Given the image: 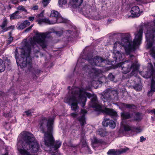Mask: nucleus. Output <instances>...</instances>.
<instances>
[{
    "mask_svg": "<svg viewBox=\"0 0 155 155\" xmlns=\"http://www.w3.org/2000/svg\"><path fill=\"white\" fill-rule=\"evenodd\" d=\"M85 148L87 152L88 153H91V150L88 146H87Z\"/></svg>",
    "mask_w": 155,
    "mask_h": 155,
    "instance_id": "45",
    "label": "nucleus"
},
{
    "mask_svg": "<svg viewBox=\"0 0 155 155\" xmlns=\"http://www.w3.org/2000/svg\"><path fill=\"white\" fill-rule=\"evenodd\" d=\"M31 27H29L28 28H27L25 30V32H28L30 30H31Z\"/></svg>",
    "mask_w": 155,
    "mask_h": 155,
    "instance_id": "50",
    "label": "nucleus"
},
{
    "mask_svg": "<svg viewBox=\"0 0 155 155\" xmlns=\"http://www.w3.org/2000/svg\"><path fill=\"white\" fill-rule=\"evenodd\" d=\"M73 32H72V31L71 30H67L66 31V34L67 35V36L68 37H70V35H68L70 34H71L72 33H73Z\"/></svg>",
    "mask_w": 155,
    "mask_h": 155,
    "instance_id": "42",
    "label": "nucleus"
},
{
    "mask_svg": "<svg viewBox=\"0 0 155 155\" xmlns=\"http://www.w3.org/2000/svg\"><path fill=\"white\" fill-rule=\"evenodd\" d=\"M83 54H84L83 53H81V56L82 55H83Z\"/></svg>",
    "mask_w": 155,
    "mask_h": 155,
    "instance_id": "60",
    "label": "nucleus"
},
{
    "mask_svg": "<svg viewBox=\"0 0 155 155\" xmlns=\"http://www.w3.org/2000/svg\"><path fill=\"white\" fill-rule=\"evenodd\" d=\"M26 27V26L25 25L23 24V23H22L20 25H18V29L21 30Z\"/></svg>",
    "mask_w": 155,
    "mask_h": 155,
    "instance_id": "37",
    "label": "nucleus"
},
{
    "mask_svg": "<svg viewBox=\"0 0 155 155\" xmlns=\"http://www.w3.org/2000/svg\"><path fill=\"white\" fill-rule=\"evenodd\" d=\"M37 22H38V24L40 25H41L43 23H45L50 25H52L56 23H59L63 22H64V20L61 15H60L56 18V22L50 21L47 18H45L44 19L37 20Z\"/></svg>",
    "mask_w": 155,
    "mask_h": 155,
    "instance_id": "13",
    "label": "nucleus"
},
{
    "mask_svg": "<svg viewBox=\"0 0 155 155\" xmlns=\"http://www.w3.org/2000/svg\"><path fill=\"white\" fill-rule=\"evenodd\" d=\"M73 33H72V34H73ZM71 34H72V35H73V34H72V33Z\"/></svg>",
    "mask_w": 155,
    "mask_h": 155,
    "instance_id": "64",
    "label": "nucleus"
},
{
    "mask_svg": "<svg viewBox=\"0 0 155 155\" xmlns=\"http://www.w3.org/2000/svg\"><path fill=\"white\" fill-rule=\"evenodd\" d=\"M37 43L36 41H35L34 40V38L32 39V38L31 39V40L29 41H28L27 42H25V49H26V51H27V52H26L24 50H22V51L21 52V58L20 60H19V59L17 58V54L18 52L17 51V49H16L15 50V58L16 59V61L17 64H19L20 65V62L21 61V62H22V57L21 56V55L23 54V52H24L25 54V56L24 57V58H26L27 57V55L28 54H29V57L30 56V54L31 51V46L33 45H35Z\"/></svg>",
    "mask_w": 155,
    "mask_h": 155,
    "instance_id": "9",
    "label": "nucleus"
},
{
    "mask_svg": "<svg viewBox=\"0 0 155 155\" xmlns=\"http://www.w3.org/2000/svg\"><path fill=\"white\" fill-rule=\"evenodd\" d=\"M117 67H121L123 71L122 72L124 74H127L132 69V71L137 70L138 67L137 64L134 63H133L131 61L128 60L120 62L116 64Z\"/></svg>",
    "mask_w": 155,
    "mask_h": 155,
    "instance_id": "7",
    "label": "nucleus"
},
{
    "mask_svg": "<svg viewBox=\"0 0 155 155\" xmlns=\"http://www.w3.org/2000/svg\"><path fill=\"white\" fill-rule=\"evenodd\" d=\"M83 69V70L85 71L86 72H87L89 74H90L91 72L93 73V72L95 73L96 72L98 71V70L96 68H92L91 71V69L88 65H86L84 66Z\"/></svg>",
    "mask_w": 155,
    "mask_h": 155,
    "instance_id": "20",
    "label": "nucleus"
},
{
    "mask_svg": "<svg viewBox=\"0 0 155 155\" xmlns=\"http://www.w3.org/2000/svg\"><path fill=\"white\" fill-rule=\"evenodd\" d=\"M130 16H129V17H130Z\"/></svg>",
    "mask_w": 155,
    "mask_h": 155,
    "instance_id": "63",
    "label": "nucleus"
},
{
    "mask_svg": "<svg viewBox=\"0 0 155 155\" xmlns=\"http://www.w3.org/2000/svg\"><path fill=\"white\" fill-rule=\"evenodd\" d=\"M21 2L26 1L27 0H19Z\"/></svg>",
    "mask_w": 155,
    "mask_h": 155,
    "instance_id": "55",
    "label": "nucleus"
},
{
    "mask_svg": "<svg viewBox=\"0 0 155 155\" xmlns=\"http://www.w3.org/2000/svg\"><path fill=\"white\" fill-rule=\"evenodd\" d=\"M133 55H130V57H133Z\"/></svg>",
    "mask_w": 155,
    "mask_h": 155,
    "instance_id": "58",
    "label": "nucleus"
},
{
    "mask_svg": "<svg viewBox=\"0 0 155 155\" xmlns=\"http://www.w3.org/2000/svg\"><path fill=\"white\" fill-rule=\"evenodd\" d=\"M114 54V58L116 62H118L123 59V54H121L119 51H114L113 52Z\"/></svg>",
    "mask_w": 155,
    "mask_h": 155,
    "instance_id": "16",
    "label": "nucleus"
},
{
    "mask_svg": "<svg viewBox=\"0 0 155 155\" xmlns=\"http://www.w3.org/2000/svg\"><path fill=\"white\" fill-rule=\"evenodd\" d=\"M135 131L137 133H139L141 132V129L140 127H135L134 128Z\"/></svg>",
    "mask_w": 155,
    "mask_h": 155,
    "instance_id": "39",
    "label": "nucleus"
},
{
    "mask_svg": "<svg viewBox=\"0 0 155 155\" xmlns=\"http://www.w3.org/2000/svg\"><path fill=\"white\" fill-rule=\"evenodd\" d=\"M132 17H138L140 15L139 8L137 6H134L133 7L130 11Z\"/></svg>",
    "mask_w": 155,
    "mask_h": 155,
    "instance_id": "15",
    "label": "nucleus"
},
{
    "mask_svg": "<svg viewBox=\"0 0 155 155\" xmlns=\"http://www.w3.org/2000/svg\"><path fill=\"white\" fill-rule=\"evenodd\" d=\"M103 141L102 140L98 139L97 138L94 137L92 142V144L93 147H94L99 145L103 143Z\"/></svg>",
    "mask_w": 155,
    "mask_h": 155,
    "instance_id": "19",
    "label": "nucleus"
},
{
    "mask_svg": "<svg viewBox=\"0 0 155 155\" xmlns=\"http://www.w3.org/2000/svg\"><path fill=\"white\" fill-rule=\"evenodd\" d=\"M25 113L27 116H30L31 114V112L29 110L25 111Z\"/></svg>",
    "mask_w": 155,
    "mask_h": 155,
    "instance_id": "46",
    "label": "nucleus"
},
{
    "mask_svg": "<svg viewBox=\"0 0 155 155\" xmlns=\"http://www.w3.org/2000/svg\"><path fill=\"white\" fill-rule=\"evenodd\" d=\"M39 52L38 51H38H37L36 52Z\"/></svg>",
    "mask_w": 155,
    "mask_h": 155,
    "instance_id": "62",
    "label": "nucleus"
},
{
    "mask_svg": "<svg viewBox=\"0 0 155 155\" xmlns=\"http://www.w3.org/2000/svg\"><path fill=\"white\" fill-rule=\"evenodd\" d=\"M129 150V148L126 147L124 148H121L119 150L111 149L108 151L107 154L108 155H120L126 153Z\"/></svg>",
    "mask_w": 155,
    "mask_h": 155,
    "instance_id": "14",
    "label": "nucleus"
},
{
    "mask_svg": "<svg viewBox=\"0 0 155 155\" xmlns=\"http://www.w3.org/2000/svg\"><path fill=\"white\" fill-rule=\"evenodd\" d=\"M110 120L107 118H104L102 123V124L104 127H107L110 123Z\"/></svg>",
    "mask_w": 155,
    "mask_h": 155,
    "instance_id": "25",
    "label": "nucleus"
},
{
    "mask_svg": "<svg viewBox=\"0 0 155 155\" xmlns=\"http://www.w3.org/2000/svg\"><path fill=\"white\" fill-rule=\"evenodd\" d=\"M40 55L41 57L43 56V54L41 53H40Z\"/></svg>",
    "mask_w": 155,
    "mask_h": 155,
    "instance_id": "54",
    "label": "nucleus"
},
{
    "mask_svg": "<svg viewBox=\"0 0 155 155\" xmlns=\"http://www.w3.org/2000/svg\"><path fill=\"white\" fill-rule=\"evenodd\" d=\"M97 134L100 135L101 137L105 136L107 134L106 131L101 129L98 130L97 132Z\"/></svg>",
    "mask_w": 155,
    "mask_h": 155,
    "instance_id": "24",
    "label": "nucleus"
},
{
    "mask_svg": "<svg viewBox=\"0 0 155 155\" xmlns=\"http://www.w3.org/2000/svg\"><path fill=\"white\" fill-rule=\"evenodd\" d=\"M92 65H96L98 66H101V64L104 60L101 57L98 56H96L94 57L91 55L90 56H87L85 59Z\"/></svg>",
    "mask_w": 155,
    "mask_h": 155,
    "instance_id": "10",
    "label": "nucleus"
},
{
    "mask_svg": "<svg viewBox=\"0 0 155 155\" xmlns=\"http://www.w3.org/2000/svg\"><path fill=\"white\" fill-rule=\"evenodd\" d=\"M24 52L21 55L22 57V62L20 61V65L22 69L24 70L26 73L31 72L33 74V78L36 79L38 77V75L40 72V71L38 69H34L32 67V59L31 57H29V54L27 55L26 58L25 56Z\"/></svg>",
    "mask_w": 155,
    "mask_h": 155,
    "instance_id": "4",
    "label": "nucleus"
},
{
    "mask_svg": "<svg viewBox=\"0 0 155 155\" xmlns=\"http://www.w3.org/2000/svg\"><path fill=\"white\" fill-rule=\"evenodd\" d=\"M121 116L123 120L128 119L130 118V115L128 112H123L121 113Z\"/></svg>",
    "mask_w": 155,
    "mask_h": 155,
    "instance_id": "21",
    "label": "nucleus"
},
{
    "mask_svg": "<svg viewBox=\"0 0 155 155\" xmlns=\"http://www.w3.org/2000/svg\"><path fill=\"white\" fill-rule=\"evenodd\" d=\"M5 68V63L3 61L0 59V72L4 71Z\"/></svg>",
    "mask_w": 155,
    "mask_h": 155,
    "instance_id": "23",
    "label": "nucleus"
},
{
    "mask_svg": "<svg viewBox=\"0 0 155 155\" xmlns=\"http://www.w3.org/2000/svg\"><path fill=\"white\" fill-rule=\"evenodd\" d=\"M13 40V37H12L10 36L9 38L7 41V45H9L11 43L12 41Z\"/></svg>",
    "mask_w": 155,
    "mask_h": 155,
    "instance_id": "38",
    "label": "nucleus"
},
{
    "mask_svg": "<svg viewBox=\"0 0 155 155\" xmlns=\"http://www.w3.org/2000/svg\"><path fill=\"white\" fill-rule=\"evenodd\" d=\"M17 145L18 150L21 155H32L31 153L41 151L34 135L27 131H23L20 134Z\"/></svg>",
    "mask_w": 155,
    "mask_h": 155,
    "instance_id": "2",
    "label": "nucleus"
},
{
    "mask_svg": "<svg viewBox=\"0 0 155 155\" xmlns=\"http://www.w3.org/2000/svg\"><path fill=\"white\" fill-rule=\"evenodd\" d=\"M38 8V5H35L31 7V9L34 10H37Z\"/></svg>",
    "mask_w": 155,
    "mask_h": 155,
    "instance_id": "44",
    "label": "nucleus"
},
{
    "mask_svg": "<svg viewBox=\"0 0 155 155\" xmlns=\"http://www.w3.org/2000/svg\"><path fill=\"white\" fill-rule=\"evenodd\" d=\"M151 89L152 90L155 91V81L153 79L151 82Z\"/></svg>",
    "mask_w": 155,
    "mask_h": 155,
    "instance_id": "32",
    "label": "nucleus"
},
{
    "mask_svg": "<svg viewBox=\"0 0 155 155\" xmlns=\"http://www.w3.org/2000/svg\"><path fill=\"white\" fill-rule=\"evenodd\" d=\"M137 1H140V0H136Z\"/></svg>",
    "mask_w": 155,
    "mask_h": 155,
    "instance_id": "59",
    "label": "nucleus"
},
{
    "mask_svg": "<svg viewBox=\"0 0 155 155\" xmlns=\"http://www.w3.org/2000/svg\"><path fill=\"white\" fill-rule=\"evenodd\" d=\"M35 19L34 17H30L28 18V20L31 21H32Z\"/></svg>",
    "mask_w": 155,
    "mask_h": 155,
    "instance_id": "49",
    "label": "nucleus"
},
{
    "mask_svg": "<svg viewBox=\"0 0 155 155\" xmlns=\"http://www.w3.org/2000/svg\"><path fill=\"white\" fill-rule=\"evenodd\" d=\"M72 93V96L68 97L65 101L69 104H71V109L76 112L78 111V103H82L83 106L85 105L87 100L86 96L89 98L92 97L89 104L91 107L94 108L97 111L101 110V106L97 100L96 95L87 93L84 89L80 88L74 90Z\"/></svg>",
    "mask_w": 155,
    "mask_h": 155,
    "instance_id": "1",
    "label": "nucleus"
},
{
    "mask_svg": "<svg viewBox=\"0 0 155 155\" xmlns=\"http://www.w3.org/2000/svg\"><path fill=\"white\" fill-rule=\"evenodd\" d=\"M33 26V25H31V26H30L29 27H31V28H32Z\"/></svg>",
    "mask_w": 155,
    "mask_h": 155,
    "instance_id": "57",
    "label": "nucleus"
},
{
    "mask_svg": "<svg viewBox=\"0 0 155 155\" xmlns=\"http://www.w3.org/2000/svg\"><path fill=\"white\" fill-rule=\"evenodd\" d=\"M23 24L25 25L26 26V27L28 26H29L30 25V22L28 20H25L23 22Z\"/></svg>",
    "mask_w": 155,
    "mask_h": 155,
    "instance_id": "41",
    "label": "nucleus"
},
{
    "mask_svg": "<svg viewBox=\"0 0 155 155\" xmlns=\"http://www.w3.org/2000/svg\"><path fill=\"white\" fill-rule=\"evenodd\" d=\"M101 97L104 102L107 101L114 100L117 101L118 100L117 91L109 89H107L104 91Z\"/></svg>",
    "mask_w": 155,
    "mask_h": 155,
    "instance_id": "8",
    "label": "nucleus"
},
{
    "mask_svg": "<svg viewBox=\"0 0 155 155\" xmlns=\"http://www.w3.org/2000/svg\"><path fill=\"white\" fill-rule=\"evenodd\" d=\"M85 134L84 132H82L81 134V139L83 140V139H84V138L85 137Z\"/></svg>",
    "mask_w": 155,
    "mask_h": 155,
    "instance_id": "47",
    "label": "nucleus"
},
{
    "mask_svg": "<svg viewBox=\"0 0 155 155\" xmlns=\"http://www.w3.org/2000/svg\"><path fill=\"white\" fill-rule=\"evenodd\" d=\"M123 106L124 107L129 109H134L135 107L134 105L133 104H128L123 103Z\"/></svg>",
    "mask_w": 155,
    "mask_h": 155,
    "instance_id": "27",
    "label": "nucleus"
},
{
    "mask_svg": "<svg viewBox=\"0 0 155 155\" xmlns=\"http://www.w3.org/2000/svg\"><path fill=\"white\" fill-rule=\"evenodd\" d=\"M155 17V14L153 15ZM147 32L146 33V37L147 41V48H149L153 45L155 34V19L151 24H148Z\"/></svg>",
    "mask_w": 155,
    "mask_h": 155,
    "instance_id": "6",
    "label": "nucleus"
},
{
    "mask_svg": "<svg viewBox=\"0 0 155 155\" xmlns=\"http://www.w3.org/2000/svg\"><path fill=\"white\" fill-rule=\"evenodd\" d=\"M7 24V21L6 20H5L2 23V24L1 25V27L2 29H3L5 27L6 25Z\"/></svg>",
    "mask_w": 155,
    "mask_h": 155,
    "instance_id": "40",
    "label": "nucleus"
},
{
    "mask_svg": "<svg viewBox=\"0 0 155 155\" xmlns=\"http://www.w3.org/2000/svg\"><path fill=\"white\" fill-rule=\"evenodd\" d=\"M134 119L135 120H141V118L140 116V114L139 113H137L136 114L134 117Z\"/></svg>",
    "mask_w": 155,
    "mask_h": 155,
    "instance_id": "31",
    "label": "nucleus"
},
{
    "mask_svg": "<svg viewBox=\"0 0 155 155\" xmlns=\"http://www.w3.org/2000/svg\"><path fill=\"white\" fill-rule=\"evenodd\" d=\"M108 78L111 81H113L114 78V77L111 73H110L108 75Z\"/></svg>",
    "mask_w": 155,
    "mask_h": 155,
    "instance_id": "36",
    "label": "nucleus"
},
{
    "mask_svg": "<svg viewBox=\"0 0 155 155\" xmlns=\"http://www.w3.org/2000/svg\"><path fill=\"white\" fill-rule=\"evenodd\" d=\"M110 127L112 128H114L116 126V124L115 122L113 120H110V123L108 125Z\"/></svg>",
    "mask_w": 155,
    "mask_h": 155,
    "instance_id": "29",
    "label": "nucleus"
},
{
    "mask_svg": "<svg viewBox=\"0 0 155 155\" xmlns=\"http://www.w3.org/2000/svg\"><path fill=\"white\" fill-rule=\"evenodd\" d=\"M52 33H54L58 37H60L62 34L60 31H55L54 29L52 31H48L45 33H37L36 36L34 37V40L36 41L43 49L46 48L47 46V41L45 39L46 38H49V35Z\"/></svg>",
    "mask_w": 155,
    "mask_h": 155,
    "instance_id": "5",
    "label": "nucleus"
},
{
    "mask_svg": "<svg viewBox=\"0 0 155 155\" xmlns=\"http://www.w3.org/2000/svg\"><path fill=\"white\" fill-rule=\"evenodd\" d=\"M146 139L143 136H141L140 137V142H142L143 141L145 140Z\"/></svg>",
    "mask_w": 155,
    "mask_h": 155,
    "instance_id": "48",
    "label": "nucleus"
},
{
    "mask_svg": "<svg viewBox=\"0 0 155 155\" xmlns=\"http://www.w3.org/2000/svg\"><path fill=\"white\" fill-rule=\"evenodd\" d=\"M148 65H150V68L151 70H153V66L151 63H149L148 64Z\"/></svg>",
    "mask_w": 155,
    "mask_h": 155,
    "instance_id": "51",
    "label": "nucleus"
},
{
    "mask_svg": "<svg viewBox=\"0 0 155 155\" xmlns=\"http://www.w3.org/2000/svg\"><path fill=\"white\" fill-rule=\"evenodd\" d=\"M112 21V20H111L110 21V20L109 19H108V20H107V21H108V22H110V21Z\"/></svg>",
    "mask_w": 155,
    "mask_h": 155,
    "instance_id": "56",
    "label": "nucleus"
},
{
    "mask_svg": "<svg viewBox=\"0 0 155 155\" xmlns=\"http://www.w3.org/2000/svg\"><path fill=\"white\" fill-rule=\"evenodd\" d=\"M81 142L82 144V147H86L88 146L87 143L85 139L81 140Z\"/></svg>",
    "mask_w": 155,
    "mask_h": 155,
    "instance_id": "30",
    "label": "nucleus"
},
{
    "mask_svg": "<svg viewBox=\"0 0 155 155\" xmlns=\"http://www.w3.org/2000/svg\"><path fill=\"white\" fill-rule=\"evenodd\" d=\"M87 112V111L86 110L81 109L80 111V113L79 114L80 116L78 117V116L79 114L76 113H72L71 114V115L74 118H78L81 127L82 128H83L84 125L86 124L85 115Z\"/></svg>",
    "mask_w": 155,
    "mask_h": 155,
    "instance_id": "11",
    "label": "nucleus"
},
{
    "mask_svg": "<svg viewBox=\"0 0 155 155\" xmlns=\"http://www.w3.org/2000/svg\"><path fill=\"white\" fill-rule=\"evenodd\" d=\"M2 155H8V152H6L5 154H4Z\"/></svg>",
    "mask_w": 155,
    "mask_h": 155,
    "instance_id": "53",
    "label": "nucleus"
},
{
    "mask_svg": "<svg viewBox=\"0 0 155 155\" xmlns=\"http://www.w3.org/2000/svg\"><path fill=\"white\" fill-rule=\"evenodd\" d=\"M67 0H59L58 3L60 6L65 5L67 2Z\"/></svg>",
    "mask_w": 155,
    "mask_h": 155,
    "instance_id": "33",
    "label": "nucleus"
},
{
    "mask_svg": "<svg viewBox=\"0 0 155 155\" xmlns=\"http://www.w3.org/2000/svg\"><path fill=\"white\" fill-rule=\"evenodd\" d=\"M82 59H84V58L82 57Z\"/></svg>",
    "mask_w": 155,
    "mask_h": 155,
    "instance_id": "61",
    "label": "nucleus"
},
{
    "mask_svg": "<svg viewBox=\"0 0 155 155\" xmlns=\"http://www.w3.org/2000/svg\"><path fill=\"white\" fill-rule=\"evenodd\" d=\"M19 14V11H17L14 13L11 14L10 16V19L11 20L18 18L19 16L18 15Z\"/></svg>",
    "mask_w": 155,
    "mask_h": 155,
    "instance_id": "22",
    "label": "nucleus"
},
{
    "mask_svg": "<svg viewBox=\"0 0 155 155\" xmlns=\"http://www.w3.org/2000/svg\"><path fill=\"white\" fill-rule=\"evenodd\" d=\"M102 112L106 115L110 116H115L117 115L116 111L113 109L105 108L102 110Z\"/></svg>",
    "mask_w": 155,
    "mask_h": 155,
    "instance_id": "17",
    "label": "nucleus"
},
{
    "mask_svg": "<svg viewBox=\"0 0 155 155\" xmlns=\"http://www.w3.org/2000/svg\"><path fill=\"white\" fill-rule=\"evenodd\" d=\"M50 0H43L42 3L44 7L46 6L49 3Z\"/></svg>",
    "mask_w": 155,
    "mask_h": 155,
    "instance_id": "35",
    "label": "nucleus"
},
{
    "mask_svg": "<svg viewBox=\"0 0 155 155\" xmlns=\"http://www.w3.org/2000/svg\"><path fill=\"white\" fill-rule=\"evenodd\" d=\"M124 129L125 131H128L131 130V127L128 125H125L124 126Z\"/></svg>",
    "mask_w": 155,
    "mask_h": 155,
    "instance_id": "34",
    "label": "nucleus"
},
{
    "mask_svg": "<svg viewBox=\"0 0 155 155\" xmlns=\"http://www.w3.org/2000/svg\"><path fill=\"white\" fill-rule=\"evenodd\" d=\"M60 14L57 11H52L51 12L50 16L52 17H54L56 19L60 15Z\"/></svg>",
    "mask_w": 155,
    "mask_h": 155,
    "instance_id": "26",
    "label": "nucleus"
},
{
    "mask_svg": "<svg viewBox=\"0 0 155 155\" xmlns=\"http://www.w3.org/2000/svg\"><path fill=\"white\" fill-rule=\"evenodd\" d=\"M145 26L141 25L138 31L137 34H135V36L133 41L130 40V35L128 33H118L116 34L120 36L121 41H116L114 44V48H116L117 46L124 47L127 54L128 55L133 51H134L137 47L140 45L142 40L143 33Z\"/></svg>",
    "mask_w": 155,
    "mask_h": 155,
    "instance_id": "3",
    "label": "nucleus"
},
{
    "mask_svg": "<svg viewBox=\"0 0 155 155\" xmlns=\"http://www.w3.org/2000/svg\"><path fill=\"white\" fill-rule=\"evenodd\" d=\"M43 13H41L40 14H38L37 16H38V17H40V16H43Z\"/></svg>",
    "mask_w": 155,
    "mask_h": 155,
    "instance_id": "52",
    "label": "nucleus"
},
{
    "mask_svg": "<svg viewBox=\"0 0 155 155\" xmlns=\"http://www.w3.org/2000/svg\"><path fill=\"white\" fill-rule=\"evenodd\" d=\"M70 1L73 2V5H75L76 7H78L79 11L83 13L86 12L87 14L89 13L87 5L84 6L82 8H81V4L83 2V0H70Z\"/></svg>",
    "mask_w": 155,
    "mask_h": 155,
    "instance_id": "12",
    "label": "nucleus"
},
{
    "mask_svg": "<svg viewBox=\"0 0 155 155\" xmlns=\"http://www.w3.org/2000/svg\"><path fill=\"white\" fill-rule=\"evenodd\" d=\"M154 91L152 90L151 89V90L150 91H149L148 93V96H151L153 94Z\"/></svg>",
    "mask_w": 155,
    "mask_h": 155,
    "instance_id": "43",
    "label": "nucleus"
},
{
    "mask_svg": "<svg viewBox=\"0 0 155 155\" xmlns=\"http://www.w3.org/2000/svg\"><path fill=\"white\" fill-rule=\"evenodd\" d=\"M17 10L22 11H23L27 13V10L25 8V7L22 5L18 6L17 8Z\"/></svg>",
    "mask_w": 155,
    "mask_h": 155,
    "instance_id": "28",
    "label": "nucleus"
},
{
    "mask_svg": "<svg viewBox=\"0 0 155 155\" xmlns=\"http://www.w3.org/2000/svg\"><path fill=\"white\" fill-rule=\"evenodd\" d=\"M135 82L136 81H138V83L136 84L133 87V88L137 91H140L142 89V86L141 85L140 79V78H136V79H134Z\"/></svg>",
    "mask_w": 155,
    "mask_h": 155,
    "instance_id": "18",
    "label": "nucleus"
}]
</instances>
